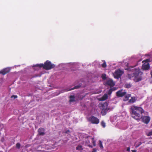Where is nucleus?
Here are the masks:
<instances>
[{"label":"nucleus","mask_w":152,"mask_h":152,"mask_svg":"<svg viewBox=\"0 0 152 152\" xmlns=\"http://www.w3.org/2000/svg\"><path fill=\"white\" fill-rule=\"evenodd\" d=\"M131 96V94H128L125 96L124 98V100L125 101H127L129 99V97Z\"/></svg>","instance_id":"2eb2a0df"},{"label":"nucleus","mask_w":152,"mask_h":152,"mask_svg":"<svg viewBox=\"0 0 152 152\" xmlns=\"http://www.w3.org/2000/svg\"><path fill=\"white\" fill-rule=\"evenodd\" d=\"M115 90L113 88H110L107 92V94L109 95H110L113 91Z\"/></svg>","instance_id":"a211bd4d"},{"label":"nucleus","mask_w":152,"mask_h":152,"mask_svg":"<svg viewBox=\"0 0 152 152\" xmlns=\"http://www.w3.org/2000/svg\"><path fill=\"white\" fill-rule=\"evenodd\" d=\"M70 99L69 100L70 102H73L75 101V97L74 96H70Z\"/></svg>","instance_id":"6ab92c4d"},{"label":"nucleus","mask_w":152,"mask_h":152,"mask_svg":"<svg viewBox=\"0 0 152 152\" xmlns=\"http://www.w3.org/2000/svg\"><path fill=\"white\" fill-rule=\"evenodd\" d=\"M88 121L93 124H98L99 123V119L94 116H91L88 118Z\"/></svg>","instance_id":"20e7f679"},{"label":"nucleus","mask_w":152,"mask_h":152,"mask_svg":"<svg viewBox=\"0 0 152 152\" xmlns=\"http://www.w3.org/2000/svg\"><path fill=\"white\" fill-rule=\"evenodd\" d=\"M151 77L152 78V71L151 72Z\"/></svg>","instance_id":"e433bc0d"},{"label":"nucleus","mask_w":152,"mask_h":152,"mask_svg":"<svg viewBox=\"0 0 152 152\" xmlns=\"http://www.w3.org/2000/svg\"><path fill=\"white\" fill-rule=\"evenodd\" d=\"M126 151H128V152L130 151V148L129 147H128L127 148Z\"/></svg>","instance_id":"72a5a7b5"},{"label":"nucleus","mask_w":152,"mask_h":152,"mask_svg":"<svg viewBox=\"0 0 152 152\" xmlns=\"http://www.w3.org/2000/svg\"><path fill=\"white\" fill-rule=\"evenodd\" d=\"M44 69L46 70H50L55 67V65L52 64L50 61L48 60L46 61L44 64Z\"/></svg>","instance_id":"7ed1b4c3"},{"label":"nucleus","mask_w":152,"mask_h":152,"mask_svg":"<svg viewBox=\"0 0 152 152\" xmlns=\"http://www.w3.org/2000/svg\"><path fill=\"white\" fill-rule=\"evenodd\" d=\"M144 111L140 107L134 105H132L130 109V113L132 117L135 119L139 121L142 118V113Z\"/></svg>","instance_id":"f257e3e1"},{"label":"nucleus","mask_w":152,"mask_h":152,"mask_svg":"<svg viewBox=\"0 0 152 152\" xmlns=\"http://www.w3.org/2000/svg\"><path fill=\"white\" fill-rule=\"evenodd\" d=\"M76 149L77 150H80L81 149H82V146L80 145H78L77 146V147L76 148Z\"/></svg>","instance_id":"a878e982"},{"label":"nucleus","mask_w":152,"mask_h":152,"mask_svg":"<svg viewBox=\"0 0 152 152\" xmlns=\"http://www.w3.org/2000/svg\"><path fill=\"white\" fill-rule=\"evenodd\" d=\"M92 142L94 146H95L96 145V141L94 140V138L93 137L92 138Z\"/></svg>","instance_id":"b1692460"},{"label":"nucleus","mask_w":152,"mask_h":152,"mask_svg":"<svg viewBox=\"0 0 152 152\" xmlns=\"http://www.w3.org/2000/svg\"><path fill=\"white\" fill-rule=\"evenodd\" d=\"M81 86V84H79L78 85L75 86L72 88H71L69 89H66V91H68L72 90L74 89L79 88Z\"/></svg>","instance_id":"4468645a"},{"label":"nucleus","mask_w":152,"mask_h":152,"mask_svg":"<svg viewBox=\"0 0 152 152\" xmlns=\"http://www.w3.org/2000/svg\"><path fill=\"white\" fill-rule=\"evenodd\" d=\"M89 147L91 148H93V146L91 145H88Z\"/></svg>","instance_id":"c9c22d12"},{"label":"nucleus","mask_w":152,"mask_h":152,"mask_svg":"<svg viewBox=\"0 0 152 152\" xmlns=\"http://www.w3.org/2000/svg\"><path fill=\"white\" fill-rule=\"evenodd\" d=\"M101 126L105 128L106 126L105 123L104 121H102L101 123Z\"/></svg>","instance_id":"393cba45"},{"label":"nucleus","mask_w":152,"mask_h":152,"mask_svg":"<svg viewBox=\"0 0 152 152\" xmlns=\"http://www.w3.org/2000/svg\"><path fill=\"white\" fill-rule=\"evenodd\" d=\"M107 98V94H105L102 97L99 98V100L101 101H104L106 100Z\"/></svg>","instance_id":"f8f14e48"},{"label":"nucleus","mask_w":152,"mask_h":152,"mask_svg":"<svg viewBox=\"0 0 152 152\" xmlns=\"http://www.w3.org/2000/svg\"><path fill=\"white\" fill-rule=\"evenodd\" d=\"M108 105V104L106 102H105L103 104H102L101 109H109V108H107Z\"/></svg>","instance_id":"ddd939ff"},{"label":"nucleus","mask_w":152,"mask_h":152,"mask_svg":"<svg viewBox=\"0 0 152 152\" xmlns=\"http://www.w3.org/2000/svg\"><path fill=\"white\" fill-rule=\"evenodd\" d=\"M10 69L9 68H6L0 71V74H2L3 75H5L8 73L10 71Z\"/></svg>","instance_id":"1a4fd4ad"},{"label":"nucleus","mask_w":152,"mask_h":152,"mask_svg":"<svg viewBox=\"0 0 152 152\" xmlns=\"http://www.w3.org/2000/svg\"><path fill=\"white\" fill-rule=\"evenodd\" d=\"M44 64H37L35 66L38 67L39 68H41L43 67V68L44 69Z\"/></svg>","instance_id":"aec40b11"},{"label":"nucleus","mask_w":152,"mask_h":152,"mask_svg":"<svg viewBox=\"0 0 152 152\" xmlns=\"http://www.w3.org/2000/svg\"><path fill=\"white\" fill-rule=\"evenodd\" d=\"M149 59H147L145 60H144L142 61V62H145L147 63L146 64H144L142 66V68L144 70H148L150 68L149 64L148 62L149 61Z\"/></svg>","instance_id":"423d86ee"},{"label":"nucleus","mask_w":152,"mask_h":152,"mask_svg":"<svg viewBox=\"0 0 152 152\" xmlns=\"http://www.w3.org/2000/svg\"><path fill=\"white\" fill-rule=\"evenodd\" d=\"M123 73L124 72L120 69L116 70L114 74L115 77L117 79L120 78Z\"/></svg>","instance_id":"39448f33"},{"label":"nucleus","mask_w":152,"mask_h":152,"mask_svg":"<svg viewBox=\"0 0 152 152\" xmlns=\"http://www.w3.org/2000/svg\"><path fill=\"white\" fill-rule=\"evenodd\" d=\"M102 66L103 68H105L107 66L106 63L104 61L102 65Z\"/></svg>","instance_id":"c85d7f7f"},{"label":"nucleus","mask_w":152,"mask_h":152,"mask_svg":"<svg viewBox=\"0 0 152 152\" xmlns=\"http://www.w3.org/2000/svg\"><path fill=\"white\" fill-rule=\"evenodd\" d=\"M20 146V144L19 143H17L16 144V147L18 148L19 149Z\"/></svg>","instance_id":"c756f323"},{"label":"nucleus","mask_w":152,"mask_h":152,"mask_svg":"<svg viewBox=\"0 0 152 152\" xmlns=\"http://www.w3.org/2000/svg\"><path fill=\"white\" fill-rule=\"evenodd\" d=\"M146 135L148 136H150L152 135V130L151 131L149 132L148 133H147L146 134Z\"/></svg>","instance_id":"cd10ccee"},{"label":"nucleus","mask_w":152,"mask_h":152,"mask_svg":"<svg viewBox=\"0 0 152 152\" xmlns=\"http://www.w3.org/2000/svg\"><path fill=\"white\" fill-rule=\"evenodd\" d=\"M122 90H121L118 91L116 92V96L118 97H122L125 96L126 94L125 91L122 92Z\"/></svg>","instance_id":"0eeeda50"},{"label":"nucleus","mask_w":152,"mask_h":152,"mask_svg":"<svg viewBox=\"0 0 152 152\" xmlns=\"http://www.w3.org/2000/svg\"><path fill=\"white\" fill-rule=\"evenodd\" d=\"M109 109H102L101 114L102 115H104L107 114V111Z\"/></svg>","instance_id":"f3484780"},{"label":"nucleus","mask_w":152,"mask_h":152,"mask_svg":"<svg viewBox=\"0 0 152 152\" xmlns=\"http://www.w3.org/2000/svg\"><path fill=\"white\" fill-rule=\"evenodd\" d=\"M17 97H18V96H17L14 95H13L12 96H11V98H12L14 97V99L17 98Z\"/></svg>","instance_id":"2f4dec72"},{"label":"nucleus","mask_w":152,"mask_h":152,"mask_svg":"<svg viewBox=\"0 0 152 152\" xmlns=\"http://www.w3.org/2000/svg\"><path fill=\"white\" fill-rule=\"evenodd\" d=\"M128 77L129 79H132L133 78V79H134V75L130 74H128Z\"/></svg>","instance_id":"412c9836"},{"label":"nucleus","mask_w":152,"mask_h":152,"mask_svg":"<svg viewBox=\"0 0 152 152\" xmlns=\"http://www.w3.org/2000/svg\"><path fill=\"white\" fill-rule=\"evenodd\" d=\"M106 84L111 87L113 86L115 84V83L112 79H109L107 80L106 82Z\"/></svg>","instance_id":"9d476101"},{"label":"nucleus","mask_w":152,"mask_h":152,"mask_svg":"<svg viewBox=\"0 0 152 152\" xmlns=\"http://www.w3.org/2000/svg\"><path fill=\"white\" fill-rule=\"evenodd\" d=\"M101 77L103 80H105L106 79V75L105 74H103Z\"/></svg>","instance_id":"bb28decb"},{"label":"nucleus","mask_w":152,"mask_h":152,"mask_svg":"<svg viewBox=\"0 0 152 152\" xmlns=\"http://www.w3.org/2000/svg\"><path fill=\"white\" fill-rule=\"evenodd\" d=\"M125 87L127 88H129L132 86V85L130 83H127L125 85Z\"/></svg>","instance_id":"4be33fe9"},{"label":"nucleus","mask_w":152,"mask_h":152,"mask_svg":"<svg viewBox=\"0 0 152 152\" xmlns=\"http://www.w3.org/2000/svg\"><path fill=\"white\" fill-rule=\"evenodd\" d=\"M99 146L102 149H103V147L102 145V141L100 140H99Z\"/></svg>","instance_id":"5701e85b"},{"label":"nucleus","mask_w":152,"mask_h":152,"mask_svg":"<svg viewBox=\"0 0 152 152\" xmlns=\"http://www.w3.org/2000/svg\"><path fill=\"white\" fill-rule=\"evenodd\" d=\"M142 120L143 122L148 124L150 120V118L148 116H142Z\"/></svg>","instance_id":"6e6552de"},{"label":"nucleus","mask_w":152,"mask_h":152,"mask_svg":"<svg viewBox=\"0 0 152 152\" xmlns=\"http://www.w3.org/2000/svg\"><path fill=\"white\" fill-rule=\"evenodd\" d=\"M45 129L42 128H40L38 130V132L39 135H44L45 133Z\"/></svg>","instance_id":"9b49d317"},{"label":"nucleus","mask_w":152,"mask_h":152,"mask_svg":"<svg viewBox=\"0 0 152 152\" xmlns=\"http://www.w3.org/2000/svg\"><path fill=\"white\" fill-rule=\"evenodd\" d=\"M142 144V142H139L138 144L136 145L135 146V147L137 148L139 147L140 145Z\"/></svg>","instance_id":"7c9ffc66"},{"label":"nucleus","mask_w":152,"mask_h":152,"mask_svg":"<svg viewBox=\"0 0 152 152\" xmlns=\"http://www.w3.org/2000/svg\"><path fill=\"white\" fill-rule=\"evenodd\" d=\"M132 152H136L137 151L135 150H132Z\"/></svg>","instance_id":"f704fd0d"},{"label":"nucleus","mask_w":152,"mask_h":152,"mask_svg":"<svg viewBox=\"0 0 152 152\" xmlns=\"http://www.w3.org/2000/svg\"><path fill=\"white\" fill-rule=\"evenodd\" d=\"M132 66H130L125 69V70L132 71V75H134V79L133 80L135 82H137L142 80V75L143 72L141 71L139 68H135L132 69Z\"/></svg>","instance_id":"f03ea898"},{"label":"nucleus","mask_w":152,"mask_h":152,"mask_svg":"<svg viewBox=\"0 0 152 152\" xmlns=\"http://www.w3.org/2000/svg\"><path fill=\"white\" fill-rule=\"evenodd\" d=\"M96 148H94L93 149L92 152H96Z\"/></svg>","instance_id":"473e14b6"},{"label":"nucleus","mask_w":152,"mask_h":152,"mask_svg":"<svg viewBox=\"0 0 152 152\" xmlns=\"http://www.w3.org/2000/svg\"><path fill=\"white\" fill-rule=\"evenodd\" d=\"M136 101V99L135 97H131V99H130L129 101V103H134Z\"/></svg>","instance_id":"dca6fc26"}]
</instances>
